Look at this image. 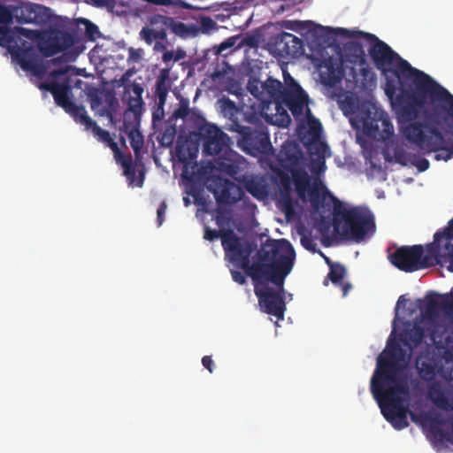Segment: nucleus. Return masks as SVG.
<instances>
[{
  "instance_id": "obj_1",
  "label": "nucleus",
  "mask_w": 453,
  "mask_h": 453,
  "mask_svg": "<svg viewBox=\"0 0 453 453\" xmlns=\"http://www.w3.org/2000/svg\"><path fill=\"white\" fill-rule=\"evenodd\" d=\"M426 336L425 329L414 324L400 334V342L409 353L396 342L388 343L377 359V367L371 379V392L376 400L385 419L396 430L409 426L407 415L410 398L409 386L405 381H397L398 374L405 368L413 350L418 348Z\"/></svg>"
},
{
  "instance_id": "obj_2",
  "label": "nucleus",
  "mask_w": 453,
  "mask_h": 453,
  "mask_svg": "<svg viewBox=\"0 0 453 453\" xmlns=\"http://www.w3.org/2000/svg\"><path fill=\"white\" fill-rule=\"evenodd\" d=\"M296 252L286 239L267 240L253 263L242 267L253 281L254 293L262 311L283 319L286 311L284 282L293 269Z\"/></svg>"
},
{
  "instance_id": "obj_3",
  "label": "nucleus",
  "mask_w": 453,
  "mask_h": 453,
  "mask_svg": "<svg viewBox=\"0 0 453 453\" xmlns=\"http://www.w3.org/2000/svg\"><path fill=\"white\" fill-rule=\"evenodd\" d=\"M335 33L348 38H366L372 45L369 49V54L377 69L385 74L392 73L396 80L387 77L385 94L390 100L395 113L400 108L398 100L411 89L417 86V81L420 79L419 73L425 72L412 67L408 61L402 58L386 42L376 35L362 31H350L346 28H337Z\"/></svg>"
},
{
  "instance_id": "obj_4",
  "label": "nucleus",
  "mask_w": 453,
  "mask_h": 453,
  "mask_svg": "<svg viewBox=\"0 0 453 453\" xmlns=\"http://www.w3.org/2000/svg\"><path fill=\"white\" fill-rule=\"evenodd\" d=\"M417 86L398 100L400 108L395 112L401 123H410L418 118L427 105L434 108L433 121L446 125V132L453 136V95L427 73H419Z\"/></svg>"
},
{
  "instance_id": "obj_5",
  "label": "nucleus",
  "mask_w": 453,
  "mask_h": 453,
  "mask_svg": "<svg viewBox=\"0 0 453 453\" xmlns=\"http://www.w3.org/2000/svg\"><path fill=\"white\" fill-rule=\"evenodd\" d=\"M280 168L273 172L277 178L280 196L284 203V211L288 217L294 212L292 204V184L298 197L305 200L311 189V177L303 164V154L297 144L285 142L277 156Z\"/></svg>"
},
{
  "instance_id": "obj_6",
  "label": "nucleus",
  "mask_w": 453,
  "mask_h": 453,
  "mask_svg": "<svg viewBox=\"0 0 453 453\" xmlns=\"http://www.w3.org/2000/svg\"><path fill=\"white\" fill-rule=\"evenodd\" d=\"M333 224L340 235L356 242L364 241L375 231L372 212L361 206L346 208L340 203L335 204Z\"/></svg>"
},
{
  "instance_id": "obj_7",
  "label": "nucleus",
  "mask_w": 453,
  "mask_h": 453,
  "mask_svg": "<svg viewBox=\"0 0 453 453\" xmlns=\"http://www.w3.org/2000/svg\"><path fill=\"white\" fill-rule=\"evenodd\" d=\"M450 236H452L450 229L444 228L443 231L434 234V242L427 245L426 253L421 245L403 246L389 256V260L396 268L406 273L430 267L436 264L441 238Z\"/></svg>"
},
{
  "instance_id": "obj_8",
  "label": "nucleus",
  "mask_w": 453,
  "mask_h": 453,
  "mask_svg": "<svg viewBox=\"0 0 453 453\" xmlns=\"http://www.w3.org/2000/svg\"><path fill=\"white\" fill-rule=\"evenodd\" d=\"M203 238L210 242L220 238L226 257L240 268L248 266L250 256L257 249V244L254 242L238 236L231 228L216 230L205 226Z\"/></svg>"
},
{
  "instance_id": "obj_9",
  "label": "nucleus",
  "mask_w": 453,
  "mask_h": 453,
  "mask_svg": "<svg viewBox=\"0 0 453 453\" xmlns=\"http://www.w3.org/2000/svg\"><path fill=\"white\" fill-rule=\"evenodd\" d=\"M228 131L238 134V147L246 154L253 157L267 156L273 150L267 128L263 125L250 127L234 123L228 127Z\"/></svg>"
},
{
  "instance_id": "obj_10",
  "label": "nucleus",
  "mask_w": 453,
  "mask_h": 453,
  "mask_svg": "<svg viewBox=\"0 0 453 453\" xmlns=\"http://www.w3.org/2000/svg\"><path fill=\"white\" fill-rule=\"evenodd\" d=\"M403 133L408 141L430 152H436L445 143L442 133L438 127L421 122L409 124Z\"/></svg>"
},
{
  "instance_id": "obj_11",
  "label": "nucleus",
  "mask_w": 453,
  "mask_h": 453,
  "mask_svg": "<svg viewBox=\"0 0 453 453\" xmlns=\"http://www.w3.org/2000/svg\"><path fill=\"white\" fill-rule=\"evenodd\" d=\"M286 86L280 81L269 77L265 82L257 79H251L247 84L249 92L265 106L272 103L276 104V109L280 108V99Z\"/></svg>"
},
{
  "instance_id": "obj_12",
  "label": "nucleus",
  "mask_w": 453,
  "mask_h": 453,
  "mask_svg": "<svg viewBox=\"0 0 453 453\" xmlns=\"http://www.w3.org/2000/svg\"><path fill=\"white\" fill-rule=\"evenodd\" d=\"M40 88L49 91L57 105L62 107L76 122L87 111L84 106L75 104L70 98L72 88L68 81L59 83L52 81L43 82Z\"/></svg>"
},
{
  "instance_id": "obj_13",
  "label": "nucleus",
  "mask_w": 453,
  "mask_h": 453,
  "mask_svg": "<svg viewBox=\"0 0 453 453\" xmlns=\"http://www.w3.org/2000/svg\"><path fill=\"white\" fill-rule=\"evenodd\" d=\"M74 43V37L68 32L60 29L42 31L37 48L44 58L53 57L71 48Z\"/></svg>"
},
{
  "instance_id": "obj_14",
  "label": "nucleus",
  "mask_w": 453,
  "mask_h": 453,
  "mask_svg": "<svg viewBox=\"0 0 453 453\" xmlns=\"http://www.w3.org/2000/svg\"><path fill=\"white\" fill-rule=\"evenodd\" d=\"M285 82L286 87L282 94V99H280V107L285 105L294 117H301L304 108L308 105L309 96L290 74L285 75Z\"/></svg>"
},
{
  "instance_id": "obj_15",
  "label": "nucleus",
  "mask_w": 453,
  "mask_h": 453,
  "mask_svg": "<svg viewBox=\"0 0 453 453\" xmlns=\"http://www.w3.org/2000/svg\"><path fill=\"white\" fill-rule=\"evenodd\" d=\"M363 126L370 135H376L380 131V123L382 127L383 139L389 138L394 134V127L388 118L387 113L377 108L374 104L364 106L362 111Z\"/></svg>"
},
{
  "instance_id": "obj_16",
  "label": "nucleus",
  "mask_w": 453,
  "mask_h": 453,
  "mask_svg": "<svg viewBox=\"0 0 453 453\" xmlns=\"http://www.w3.org/2000/svg\"><path fill=\"white\" fill-rule=\"evenodd\" d=\"M51 10L42 4L22 2L15 6V19L19 24L45 26L51 21Z\"/></svg>"
},
{
  "instance_id": "obj_17",
  "label": "nucleus",
  "mask_w": 453,
  "mask_h": 453,
  "mask_svg": "<svg viewBox=\"0 0 453 453\" xmlns=\"http://www.w3.org/2000/svg\"><path fill=\"white\" fill-rule=\"evenodd\" d=\"M201 131L205 154L215 156L228 148L230 138L215 125H207Z\"/></svg>"
},
{
  "instance_id": "obj_18",
  "label": "nucleus",
  "mask_w": 453,
  "mask_h": 453,
  "mask_svg": "<svg viewBox=\"0 0 453 453\" xmlns=\"http://www.w3.org/2000/svg\"><path fill=\"white\" fill-rule=\"evenodd\" d=\"M213 183L214 188L211 190L219 204H234L244 196L242 188L227 179L218 177Z\"/></svg>"
},
{
  "instance_id": "obj_19",
  "label": "nucleus",
  "mask_w": 453,
  "mask_h": 453,
  "mask_svg": "<svg viewBox=\"0 0 453 453\" xmlns=\"http://www.w3.org/2000/svg\"><path fill=\"white\" fill-rule=\"evenodd\" d=\"M415 366L419 378L429 383L434 381L436 375L443 369L441 360L428 350L420 352L416 358Z\"/></svg>"
},
{
  "instance_id": "obj_20",
  "label": "nucleus",
  "mask_w": 453,
  "mask_h": 453,
  "mask_svg": "<svg viewBox=\"0 0 453 453\" xmlns=\"http://www.w3.org/2000/svg\"><path fill=\"white\" fill-rule=\"evenodd\" d=\"M427 396L438 409L453 411V394L450 389L439 381L430 382L427 386Z\"/></svg>"
},
{
  "instance_id": "obj_21",
  "label": "nucleus",
  "mask_w": 453,
  "mask_h": 453,
  "mask_svg": "<svg viewBox=\"0 0 453 453\" xmlns=\"http://www.w3.org/2000/svg\"><path fill=\"white\" fill-rule=\"evenodd\" d=\"M10 51L23 70L34 71L35 69L36 54L30 42L24 41L21 46L12 47Z\"/></svg>"
},
{
  "instance_id": "obj_22",
  "label": "nucleus",
  "mask_w": 453,
  "mask_h": 453,
  "mask_svg": "<svg viewBox=\"0 0 453 453\" xmlns=\"http://www.w3.org/2000/svg\"><path fill=\"white\" fill-rule=\"evenodd\" d=\"M244 162L242 156L230 150L227 157L216 160V169L221 173L236 179Z\"/></svg>"
},
{
  "instance_id": "obj_23",
  "label": "nucleus",
  "mask_w": 453,
  "mask_h": 453,
  "mask_svg": "<svg viewBox=\"0 0 453 453\" xmlns=\"http://www.w3.org/2000/svg\"><path fill=\"white\" fill-rule=\"evenodd\" d=\"M446 228L450 229L452 236L441 238L439 244V255L436 257V264L441 265L448 264V270L453 273V243H451L453 239V219L449 222Z\"/></svg>"
},
{
  "instance_id": "obj_24",
  "label": "nucleus",
  "mask_w": 453,
  "mask_h": 453,
  "mask_svg": "<svg viewBox=\"0 0 453 453\" xmlns=\"http://www.w3.org/2000/svg\"><path fill=\"white\" fill-rule=\"evenodd\" d=\"M325 259L330 267L327 278L334 285L340 287L342 291V296H346L352 288V285L349 282L343 280L346 275V268L340 263H332L328 257Z\"/></svg>"
},
{
  "instance_id": "obj_25",
  "label": "nucleus",
  "mask_w": 453,
  "mask_h": 453,
  "mask_svg": "<svg viewBox=\"0 0 453 453\" xmlns=\"http://www.w3.org/2000/svg\"><path fill=\"white\" fill-rule=\"evenodd\" d=\"M280 50L287 56L295 57L303 50V43L302 39L293 34L282 32L277 40Z\"/></svg>"
},
{
  "instance_id": "obj_26",
  "label": "nucleus",
  "mask_w": 453,
  "mask_h": 453,
  "mask_svg": "<svg viewBox=\"0 0 453 453\" xmlns=\"http://www.w3.org/2000/svg\"><path fill=\"white\" fill-rule=\"evenodd\" d=\"M172 82L167 69L161 70L155 85V96L157 99L158 110L164 114V105L166 101L168 92L171 88Z\"/></svg>"
},
{
  "instance_id": "obj_27",
  "label": "nucleus",
  "mask_w": 453,
  "mask_h": 453,
  "mask_svg": "<svg viewBox=\"0 0 453 453\" xmlns=\"http://www.w3.org/2000/svg\"><path fill=\"white\" fill-rule=\"evenodd\" d=\"M440 310L453 311V297L437 296L427 300L425 307V312L427 316H436Z\"/></svg>"
},
{
  "instance_id": "obj_28",
  "label": "nucleus",
  "mask_w": 453,
  "mask_h": 453,
  "mask_svg": "<svg viewBox=\"0 0 453 453\" xmlns=\"http://www.w3.org/2000/svg\"><path fill=\"white\" fill-rule=\"evenodd\" d=\"M426 420L429 421L431 425V431L434 434V436H440V439H445L450 444L453 445V413L449 418V422L450 424L451 432L445 433L439 426L446 425V420L441 418L440 415L436 414L434 416H426Z\"/></svg>"
},
{
  "instance_id": "obj_29",
  "label": "nucleus",
  "mask_w": 453,
  "mask_h": 453,
  "mask_svg": "<svg viewBox=\"0 0 453 453\" xmlns=\"http://www.w3.org/2000/svg\"><path fill=\"white\" fill-rule=\"evenodd\" d=\"M343 50L347 62L355 65L365 64V53L360 42L356 41L348 42L344 44Z\"/></svg>"
},
{
  "instance_id": "obj_30",
  "label": "nucleus",
  "mask_w": 453,
  "mask_h": 453,
  "mask_svg": "<svg viewBox=\"0 0 453 453\" xmlns=\"http://www.w3.org/2000/svg\"><path fill=\"white\" fill-rule=\"evenodd\" d=\"M218 104L220 108V111L223 116L228 119V121L225 128L228 131V127L232 126V124L236 123L240 124L238 119V115L240 114V110L236 106L235 103L226 97H222L218 101Z\"/></svg>"
},
{
  "instance_id": "obj_31",
  "label": "nucleus",
  "mask_w": 453,
  "mask_h": 453,
  "mask_svg": "<svg viewBox=\"0 0 453 453\" xmlns=\"http://www.w3.org/2000/svg\"><path fill=\"white\" fill-rule=\"evenodd\" d=\"M85 127L86 130H91L100 142H107L111 141V134L107 130L101 128L95 120H93L87 111L76 121Z\"/></svg>"
},
{
  "instance_id": "obj_32",
  "label": "nucleus",
  "mask_w": 453,
  "mask_h": 453,
  "mask_svg": "<svg viewBox=\"0 0 453 453\" xmlns=\"http://www.w3.org/2000/svg\"><path fill=\"white\" fill-rule=\"evenodd\" d=\"M171 17L161 14H155L150 17V24L153 29L166 33L169 30Z\"/></svg>"
},
{
  "instance_id": "obj_33",
  "label": "nucleus",
  "mask_w": 453,
  "mask_h": 453,
  "mask_svg": "<svg viewBox=\"0 0 453 453\" xmlns=\"http://www.w3.org/2000/svg\"><path fill=\"white\" fill-rule=\"evenodd\" d=\"M140 36L148 44H151L155 40L165 41L166 39L167 34L165 32L156 31L152 27L150 28L145 27L142 28Z\"/></svg>"
},
{
  "instance_id": "obj_34",
  "label": "nucleus",
  "mask_w": 453,
  "mask_h": 453,
  "mask_svg": "<svg viewBox=\"0 0 453 453\" xmlns=\"http://www.w3.org/2000/svg\"><path fill=\"white\" fill-rule=\"evenodd\" d=\"M78 25L83 26L86 36L88 40L94 42L100 37V31L98 29V27L90 20L84 18H81L78 19Z\"/></svg>"
},
{
  "instance_id": "obj_35",
  "label": "nucleus",
  "mask_w": 453,
  "mask_h": 453,
  "mask_svg": "<svg viewBox=\"0 0 453 453\" xmlns=\"http://www.w3.org/2000/svg\"><path fill=\"white\" fill-rule=\"evenodd\" d=\"M130 145L134 150L136 158L140 157L141 150L143 146V136L139 131H132L129 134Z\"/></svg>"
},
{
  "instance_id": "obj_36",
  "label": "nucleus",
  "mask_w": 453,
  "mask_h": 453,
  "mask_svg": "<svg viewBox=\"0 0 453 453\" xmlns=\"http://www.w3.org/2000/svg\"><path fill=\"white\" fill-rule=\"evenodd\" d=\"M120 162L123 169L125 176L133 182L135 177V165H134L131 157H122Z\"/></svg>"
},
{
  "instance_id": "obj_37",
  "label": "nucleus",
  "mask_w": 453,
  "mask_h": 453,
  "mask_svg": "<svg viewBox=\"0 0 453 453\" xmlns=\"http://www.w3.org/2000/svg\"><path fill=\"white\" fill-rule=\"evenodd\" d=\"M169 30L180 37H186L189 34V28L188 26L180 21H177L173 18H171Z\"/></svg>"
},
{
  "instance_id": "obj_38",
  "label": "nucleus",
  "mask_w": 453,
  "mask_h": 453,
  "mask_svg": "<svg viewBox=\"0 0 453 453\" xmlns=\"http://www.w3.org/2000/svg\"><path fill=\"white\" fill-rule=\"evenodd\" d=\"M15 19V6L12 8L0 4V25L7 26Z\"/></svg>"
},
{
  "instance_id": "obj_39",
  "label": "nucleus",
  "mask_w": 453,
  "mask_h": 453,
  "mask_svg": "<svg viewBox=\"0 0 453 453\" xmlns=\"http://www.w3.org/2000/svg\"><path fill=\"white\" fill-rule=\"evenodd\" d=\"M360 66V76L362 82L366 84H372L376 81L375 73L372 72V68L368 65L365 61V65H358Z\"/></svg>"
},
{
  "instance_id": "obj_40",
  "label": "nucleus",
  "mask_w": 453,
  "mask_h": 453,
  "mask_svg": "<svg viewBox=\"0 0 453 453\" xmlns=\"http://www.w3.org/2000/svg\"><path fill=\"white\" fill-rule=\"evenodd\" d=\"M245 188L247 192L255 197H258L264 194V187L260 182L255 180H249L245 182Z\"/></svg>"
},
{
  "instance_id": "obj_41",
  "label": "nucleus",
  "mask_w": 453,
  "mask_h": 453,
  "mask_svg": "<svg viewBox=\"0 0 453 453\" xmlns=\"http://www.w3.org/2000/svg\"><path fill=\"white\" fill-rule=\"evenodd\" d=\"M437 151H441V153L435 154L434 158L436 160L448 161L453 157V143L449 147H445L442 143Z\"/></svg>"
},
{
  "instance_id": "obj_42",
  "label": "nucleus",
  "mask_w": 453,
  "mask_h": 453,
  "mask_svg": "<svg viewBox=\"0 0 453 453\" xmlns=\"http://www.w3.org/2000/svg\"><path fill=\"white\" fill-rule=\"evenodd\" d=\"M410 161L411 164L418 170V172H425L430 166L429 161L426 158L419 156H413L412 158L410 159Z\"/></svg>"
},
{
  "instance_id": "obj_43",
  "label": "nucleus",
  "mask_w": 453,
  "mask_h": 453,
  "mask_svg": "<svg viewBox=\"0 0 453 453\" xmlns=\"http://www.w3.org/2000/svg\"><path fill=\"white\" fill-rule=\"evenodd\" d=\"M128 110L134 114H138L142 111L143 106L142 98H136L133 96H129L128 102Z\"/></svg>"
},
{
  "instance_id": "obj_44",
  "label": "nucleus",
  "mask_w": 453,
  "mask_h": 453,
  "mask_svg": "<svg viewBox=\"0 0 453 453\" xmlns=\"http://www.w3.org/2000/svg\"><path fill=\"white\" fill-rule=\"evenodd\" d=\"M175 137V130L173 128L166 129L161 135L159 142L163 146H170L173 144Z\"/></svg>"
},
{
  "instance_id": "obj_45",
  "label": "nucleus",
  "mask_w": 453,
  "mask_h": 453,
  "mask_svg": "<svg viewBox=\"0 0 453 453\" xmlns=\"http://www.w3.org/2000/svg\"><path fill=\"white\" fill-rule=\"evenodd\" d=\"M125 93H133V97L142 98L143 87L140 83L133 82L130 85L126 86Z\"/></svg>"
},
{
  "instance_id": "obj_46",
  "label": "nucleus",
  "mask_w": 453,
  "mask_h": 453,
  "mask_svg": "<svg viewBox=\"0 0 453 453\" xmlns=\"http://www.w3.org/2000/svg\"><path fill=\"white\" fill-rule=\"evenodd\" d=\"M19 33L28 39L35 40L36 44L38 43L42 34V32L38 30H32L25 27H19Z\"/></svg>"
},
{
  "instance_id": "obj_47",
  "label": "nucleus",
  "mask_w": 453,
  "mask_h": 453,
  "mask_svg": "<svg viewBox=\"0 0 453 453\" xmlns=\"http://www.w3.org/2000/svg\"><path fill=\"white\" fill-rule=\"evenodd\" d=\"M236 39L235 37H229L224 42H222L217 48H216V54H223V52L230 48H233L235 44Z\"/></svg>"
},
{
  "instance_id": "obj_48",
  "label": "nucleus",
  "mask_w": 453,
  "mask_h": 453,
  "mask_svg": "<svg viewBox=\"0 0 453 453\" xmlns=\"http://www.w3.org/2000/svg\"><path fill=\"white\" fill-rule=\"evenodd\" d=\"M301 244L307 250L315 252L317 250V243L314 240L308 235L303 234L301 237Z\"/></svg>"
},
{
  "instance_id": "obj_49",
  "label": "nucleus",
  "mask_w": 453,
  "mask_h": 453,
  "mask_svg": "<svg viewBox=\"0 0 453 453\" xmlns=\"http://www.w3.org/2000/svg\"><path fill=\"white\" fill-rule=\"evenodd\" d=\"M71 69H72L71 66H65V67L52 70L50 73V77H51L54 80L60 79V78L65 76Z\"/></svg>"
},
{
  "instance_id": "obj_50",
  "label": "nucleus",
  "mask_w": 453,
  "mask_h": 453,
  "mask_svg": "<svg viewBox=\"0 0 453 453\" xmlns=\"http://www.w3.org/2000/svg\"><path fill=\"white\" fill-rule=\"evenodd\" d=\"M166 208H167V205H166V203L165 201H163L159 207L157 208V223H158V226H161L165 218V211H166Z\"/></svg>"
},
{
  "instance_id": "obj_51",
  "label": "nucleus",
  "mask_w": 453,
  "mask_h": 453,
  "mask_svg": "<svg viewBox=\"0 0 453 453\" xmlns=\"http://www.w3.org/2000/svg\"><path fill=\"white\" fill-rule=\"evenodd\" d=\"M201 25H202V27L206 31L214 29L217 26L216 22L210 17L202 18Z\"/></svg>"
},
{
  "instance_id": "obj_52",
  "label": "nucleus",
  "mask_w": 453,
  "mask_h": 453,
  "mask_svg": "<svg viewBox=\"0 0 453 453\" xmlns=\"http://www.w3.org/2000/svg\"><path fill=\"white\" fill-rule=\"evenodd\" d=\"M202 365L204 368H206L211 373L213 372L214 370V362L211 356H204L202 358Z\"/></svg>"
},
{
  "instance_id": "obj_53",
  "label": "nucleus",
  "mask_w": 453,
  "mask_h": 453,
  "mask_svg": "<svg viewBox=\"0 0 453 453\" xmlns=\"http://www.w3.org/2000/svg\"><path fill=\"white\" fill-rule=\"evenodd\" d=\"M230 219L220 212H219V214L215 217V222L219 229L225 228V225H227Z\"/></svg>"
},
{
  "instance_id": "obj_54",
  "label": "nucleus",
  "mask_w": 453,
  "mask_h": 453,
  "mask_svg": "<svg viewBox=\"0 0 453 453\" xmlns=\"http://www.w3.org/2000/svg\"><path fill=\"white\" fill-rule=\"evenodd\" d=\"M233 280L240 285L246 283V277L239 271H231Z\"/></svg>"
},
{
  "instance_id": "obj_55",
  "label": "nucleus",
  "mask_w": 453,
  "mask_h": 453,
  "mask_svg": "<svg viewBox=\"0 0 453 453\" xmlns=\"http://www.w3.org/2000/svg\"><path fill=\"white\" fill-rule=\"evenodd\" d=\"M108 144V146L113 150V152L115 153V156L117 157V160L119 161L120 159H122V157H125L124 155H122L120 153V150L119 149V146L117 144V142H115L112 138H111V141L110 142H106Z\"/></svg>"
},
{
  "instance_id": "obj_56",
  "label": "nucleus",
  "mask_w": 453,
  "mask_h": 453,
  "mask_svg": "<svg viewBox=\"0 0 453 453\" xmlns=\"http://www.w3.org/2000/svg\"><path fill=\"white\" fill-rule=\"evenodd\" d=\"M133 74V72L132 70H127L121 76V78L119 79V82H120V85L124 86V88L126 89V86L127 85H130V77L131 75Z\"/></svg>"
},
{
  "instance_id": "obj_57",
  "label": "nucleus",
  "mask_w": 453,
  "mask_h": 453,
  "mask_svg": "<svg viewBox=\"0 0 453 453\" xmlns=\"http://www.w3.org/2000/svg\"><path fill=\"white\" fill-rule=\"evenodd\" d=\"M174 53L173 50H165L163 53L162 59L165 63H168L172 60H174Z\"/></svg>"
},
{
  "instance_id": "obj_58",
  "label": "nucleus",
  "mask_w": 453,
  "mask_h": 453,
  "mask_svg": "<svg viewBox=\"0 0 453 453\" xmlns=\"http://www.w3.org/2000/svg\"><path fill=\"white\" fill-rule=\"evenodd\" d=\"M8 34V29L6 27L0 26V46L4 45L6 42V36Z\"/></svg>"
},
{
  "instance_id": "obj_59",
  "label": "nucleus",
  "mask_w": 453,
  "mask_h": 453,
  "mask_svg": "<svg viewBox=\"0 0 453 453\" xmlns=\"http://www.w3.org/2000/svg\"><path fill=\"white\" fill-rule=\"evenodd\" d=\"M188 114V109L187 107H180L175 115L180 118H185Z\"/></svg>"
},
{
  "instance_id": "obj_60",
  "label": "nucleus",
  "mask_w": 453,
  "mask_h": 453,
  "mask_svg": "<svg viewBox=\"0 0 453 453\" xmlns=\"http://www.w3.org/2000/svg\"><path fill=\"white\" fill-rule=\"evenodd\" d=\"M129 58L135 60L140 58V53L133 48L129 50Z\"/></svg>"
},
{
  "instance_id": "obj_61",
  "label": "nucleus",
  "mask_w": 453,
  "mask_h": 453,
  "mask_svg": "<svg viewBox=\"0 0 453 453\" xmlns=\"http://www.w3.org/2000/svg\"><path fill=\"white\" fill-rule=\"evenodd\" d=\"M155 49L156 50H165V45L162 42H157L155 44Z\"/></svg>"
},
{
  "instance_id": "obj_62",
  "label": "nucleus",
  "mask_w": 453,
  "mask_h": 453,
  "mask_svg": "<svg viewBox=\"0 0 453 453\" xmlns=\"http://www.w3.org/2000/svg\"><path fill=\"white\" fill-rule=\"evenodd\" d=\"M407 300L404 298L403 296H401L399 298H398V301H397V303H396V308L398 306H400L401 304H403Z\"/></svg>"
},
{
  "instance_id": "obj_63",
  "label": "nucleus",
  "mask_w": 453,
  "mask_h": 453,
  "mask_svg": "<svg viewBox=\"0 0 453 453\" xmlns=\"http://www.w3.org/2000/svg\"><path fill=\"white\" fill-rule=\"evenodd\" d=\"M184 55L185 54L183 52H178L176 55H174V61L181 59L182 58H184Z\"/></svg>"
},
{
  "instance_id": "obj_64",
  "label": "nucleus",
  "mask_w": 453,
  "mask_h": 453,
  "mask_svg": "<svg viewBox=\"0 0 453 453\" xmlns=\"http://www.w3.org/2000/svg\"><path fill=\"white\" fill-rule=\"evenodd\" d=\"M178 157H179V159H180L181 162H185V161H186V157H185V156H181V153H180V150L178 151Z\"/></svg>"
}]
</instances>
